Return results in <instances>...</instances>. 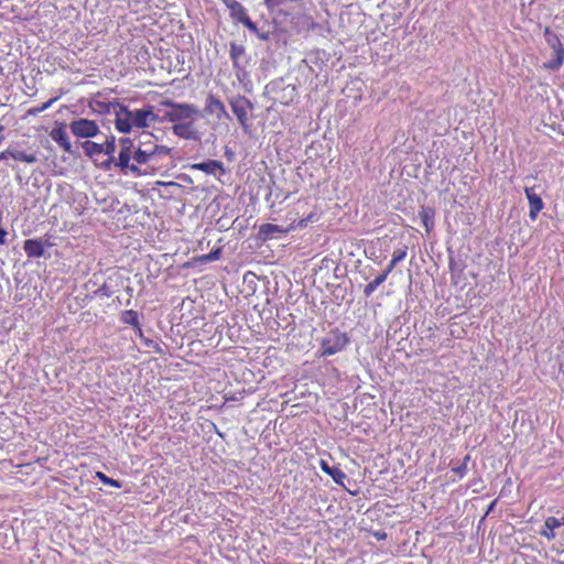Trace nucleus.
I'll use <instances>...</instances> for the list:
<instances>
[{"label":"nucleus","mask_w":564,"mask_h":564,"mask_svg":"<svg viewBox=\"0 0 564 564\" xmlns=\"http://www.w3.org/2000/svg\"><path fill=\"white\" fill-rule=\"evenodd\" d=\"M221 249L217 248L212 250L209 253L194 257L191 261H187L183 264L184 268L193 267L196 263H207L212 261H216L220 258Z\"/></svg>","instance_id":"obj_22"},{"label":"nucleus","mask_w":564,"mask_h":564,"mask_svg":"<svg viewBox=\"0 0 564 564\" xmlns=\"http://www.w3.org/2000/svg\"><path fill=\"white\" fill-rule=\"evenodd\" d=\"M321 469L332 477L335 484L339 486H345V480L347 479V475L341 470L339 466H329L328 463L324 459L319 462Z\"/></svg>","instance_id":"obj_18"},{"label":"nucleus","mask_w":564,"mask_h":564,"mask_svg":"<svg viewBox=\"0 0 564 564\" xmlns=\"http://www.w3.org/2000/svg\"><path fill=\"white\" fill-rule=\"evenodd\" d=\"M316 219V215L311 213L306 218L300 220H293V223L289 227H282L274 224H262L259 227V235L262 239H271L274 234H288L297 228H304L307 226L310 221H314Z\"/></svg>","instance_id":"obj_4"},{"label":"nucleus","mask_w":564,"mask_h":564,"mask_svg":"<svg viewBox=\"0 0 564 564\" xmlns=\"http://www.w3.org/2000/svg\"><path fill=\"white\" fill-rule=\"evenodd\" d=\"M469 455L465 456L464 462L458 467L452 468V471L455 473L459 478H463L467 470V463L469 460Z\"/></svg>","instance_id":"obj_31"},{"label":"nucleus","mask_w":564,"mask_h":564,"mask_svg":"<svg viewBox=\"0 0 564 564\" xmlns=\"http://www.w3.org/2000/svg\"><path fill=\"white\" fill-rule=\"evenodd\" d=\"M192 170L202 171L206 174L216 175L217 172L224 173V164L218 160H207L205 162L195 163L191 166Z\"/></svg>","instance_id":"obj_19"},{"label":"nucleus","mask_w":564,"mask_h":564,"mask_svg":"<svg viewBox=\"0 0 564 564\" xmlns=\"http://www.w3.org/2000/svg\"><path fill=\"white\" fill-rule=\"evenodd\" d=\"M95 293L98 296H110L111 295V291L109 290V288L106 284H102Z\"/></svg>","instance_id":"obj_32"},{"label":"nucleus","mask_w":564,"mask_h":564,"mask_svg":"<svg viewBox=\"0 0 564 564\" xmlns=\"http://www.w3.org/2000/svg\"><path fill=\"white\" fill-rule=\"evenodd\" d=\"M246 50L242 45L232 42L230 44L229 55L232 61L234 68H240V58L245 56Z\"/></svg>","instance_id":"obj_25"},{"label":"nucleus","mask_w":564,"mask_h":564,"mask_svg":"<svg viewBox=\"0 0 564 564\" xmlns=\"http://www.w3.org/2000/svg\"><path fill=\"white\" fill-rule=\"evenodd\" d=\"M564 525V517L562 518H555V517H549L544 521L543 528L540 531V534L544 538H546L549 541L554 540L556 536L555 530L560 527Z\"/></svg>","instance_id":"obj_17"},{"label":"nucleus","mask_w":564,"mask_h":564,"mask_svg":"<svg viewBox=\"0 0 564 564\" xmlns=\"http://www.w3.org/2000/svg\"><path fill=\"white\" fill-rule=\"evenodd\" d=\"M23 250L29 258H41L44 254V242L42 239H26Z\"/></svg>","instance_id":"obj_20"},{"label":"nucleus","mask_w":564,"mask_h":564,"mask_svg":"<svg viewBox=\"0 0 564 564\" xmlns=\"http://www.w3.org/2000/svg\"><path fill=\"white\" fill-rule=\"evenodd\" d=\"M58 99V97H54V98H51L48 101L40 105V106H36V107H33V108H30L28 110V115L30 116H35L40 112H43L45 111L46 109H48L56 100Z\"/></svg>","instance_id":"obj_30"},{"label":"nucleus","mask_w":564,"mask_h":564,"mask_svg":"<svg viewBox=\"0 0 564 564\" xmlns=\"http://www.w3.org/2000/svg\"><path fill=\"white\" fill-rule=\"evenodd\" d=\"M524 193H525V197L529 202V217L532 220H535L539 213L544 207L543 200L538 194H535L533 187H525Z\"/></svg>","instance_id":"obj_14"},{"label":"nucleus","mask_w":564,"mask_h":564,"mask_svg":"<svg viewBox=\"0 0 564 564\" xmlns=\"http://www.w3.org/2000/svg\"><path fill=\"white\" fill-rule=\"evenodd\" d=\"M96 478H98L106 486L121 488V482L119 480L108 477L102 471H96Z\"/></svg>","instance_id":"obj_29"},{"label":"nucleus","mask_w":564,"mask_h":564,"mask_svg":"<svg viewBox=\"0 0 564 564\" xmlns=\"http://www.w3.org/2000/svg\"><path fill=\"white\" fill-rule=\"evenodd\" d=\"M119 145L120 151L117 161L115 160V165L120 167L121 171H130L132 163H130L131 160H133L134 151L137 147L134 145L133 141L130 138H120L119 139Z\"/></svg>","instance_id":"obj_9"},{"label":"nucleus","mask_w":564,"mask_h":564,"mask_svg":"<svg viewBox=\"0 0 564 564\" xmlns=\"http://www.w3.org/2000/svg\"><path fill=\"white\" fill-rule=\"evenodd\" d=\"M156 185H160V186H174V187H180V184H177L176 182H163V181H158V182H156Z\"/></svg>","instance_id":"obj_33"},{"label":"nucleus","mask_w":564,"mask_h":564,"mask_svg":"<svg viewBox=\"0 0 564 564\" xmlns=\"http://www.w3.org/2000/svg\"><path fill=\"white\" fill-rule=\"evenodd\" d=\"M8 158H12L14 161H20L24 163H35L37 161V156L35 153H26L24 151H20L13 148H8L0 153V161L6 160Z\"/></svg>","instance_id":"obj_16"},{"label":"nucleus","mask_w":564,"mask_h":564,"mask_svg":"<svg viewBox=\"0 0 564 564\" xmlns=\"http://www.w3.org/2000/svg\"><path fill=\"white\" fill-rule=\"evenodd\" d=\"M162 147H163L162 144L156 143L152 133L143 132L141 134L139 144L134 151L132 164L141 163L144 159H147L149 155L153 154L155 151H158Z\"/></svg>","instance_id":"obj_8"},{"label":"nucleus","mask_w":564,"mask_h":564,"mask_svg":"<svg viewBox=\"0 0 564 564\" xmlns=\"http://www.w3.org/2000/svg\"><path fill=\"white\" fill-rule=\"evenodd\" d=\"M121 322L124 324H129L132 327H134L139 334H142L141 325L139 322V315L138 312L133 310H127L122 313Z\"/></svg>","instance_id":"obj_24"},{"label":"nucleus","mask_w":564,"mask_h":564,"mask_svg":"<svg viewBox=\"0 0 564 564\" xmlns=\"http://www.w3.org/2000/svg\"><path fill=\"white\" fill-rule=\"evenodd\" d=\"M204 110L207 115L214 116L217 120L229 118L224 102L213 94L207 96Z\"/></svg>","instance_id":"obj_12"},{"label":"nucleus","mask_w":564,"mask_h":564,"mask_svg":"<svg viewBox=\"0 0 564 564\" xmlns=\"http://www.w3.org/2000/svg\"><path fill=\"white\" fill-rule=\"evenodd\" d=\"M419 216L422 220L425 232L430 235L435 225V209L431 206H421Z\"/></svg>","instance_id":"obj_21"},{"label":"nucleus","mask_w":564,"mask_h":564,"mask_svg":"<svg viewBox=\"0 0 564 564\" xmlns=\"http://www.w3.org/2000/svg\"><path fill=\"white\" fill-rule=\"evenodd\" d=\"M349 337L338 328L332 329L321 341V356H333L346 348Z\"/></svg>","instance_id":"obj_3"},{"label":"nucleus","mask_w":564,"mask_h":564,"mask_svg":"<svg viewBox=\"0 0 564 564\" xmlns=\"http://www.w3.org/2000/svg\"><path fill=\"white\" fill-rule=\"evenodd\" d=\"M163 105L170 108L165 115L166 119L175 123L192 118L198 111L196 106L189 104H177L171 100H166L163 102Z\"/></svg>","instance_id":"obj_6"},{"label":"nucleus","mask_w":564,"mask_h":564,"mask_svg":"<svg viewBox=\"0 0 564 564\" xmlns=\"http://www.w3.org/2000/svg\"><path fill=\"white\" fill-rule=\"evenodd\" d=\"M102 153L108 155V159L104 163L105 169H110L111 164L115 163V151H116V141L115 137L107 139L104 143H101Z\"/></svg>","instance_id":"obj_23"},{"label":"nucleus","mask_w":564,"mask_h":564,"mask_svg":"<svg viewBox=\"0 0 564 564\" xmlns=\"http://www.w3.org/2000/svg\"><path fill=\"white\" fill-rule=\"evenodd\" d=\"M230 107L241 127L247 129L249 120L248 113L252 109L250 100L243 96H238L230 100Z\"/></svg>","instance_id":"obj_11"},{"label":"nucleus","mask_w":564,"mask_h":564,"mask_svg":"<svg viewBox=\"0 0 564 564\" xmlns=\"http://www.w3.org/2000/svg\"><path fill=\"white\" fill-rule=\"evenodd\" d=\"M544 35L547 44L553 50L554 58L552 61L545 62L543 67L550 70H557L564 63V45L562 44L560 37L551 32L549 26L544 29Z\"/></svg>","instance_id":"obj_5"},{"label":"nucleus","mask_w":564,"mask_h":564,"mask_svg":"<svg viewBox=\"0 0 564 564\" xmlns=\"http://www.w3.org/2000/svg\"><path fill=\"white\" fill-rule=\"evenodd\" d=\"M72 133L77 138H93L98 134L99 127L94 120L78 119L69 124Z\"/></svg>","instance_id":"obj_10"},{"label":"nucleus","mask_w":564,"mask_h":564,"mask_svg":"<svg viewBox=\"0 0 564 564\" xmlns=\"http://www.w3.org/2000/svg\"><path fill=\"white\" fill-rule=\"evenodd\" d=\"M174 166L172 149L163 145L139 164H132L131 173L134 175L165 174Z\"/></svg>","instance_id":"obj_2"},{"label":"nucleus","mask_w":564,"mask_h":564,"mask_svg":"<svg viewBox=\"0 0 564 564\" xmlns=\"http://www.w3.org/2000/svg\"><path fill=\"white\" fill-rule=\"evenodd\" d=\"M50 137L65 151H72V143L66 132L65 123H59L50 132Z\"/></svg>","instance_id":"obj_15"},{"label":"nucleus","mask_w":564,"mask_h":564,"mask_svg":"<svg viewBox=\"0 0 564 564\" xmlns=\"http://www.w3.org/2000/svg\"><path fill=\"white\" fill-rule=\"evenodd\" d=\"M230 13V18L243 24L249 31L257 32V24L250 19L246 8L237 0H221Z\"/></svg>","instance_id":"obj_7"},{"label":"nucleus","mask_w":564,"mask_h":564,"mask_svg":"<svg viewBox=\"0 0 564 564\" xmlns=\"http://www.w3.org/2000/svg\"><path fill=\"white\" fill-rule=\"evenodd\" d=\"M115 109V127L121 133H129L132 128H148L156 120L152 106L137 110H129L127 106L118 101L111 104Z\"/></svg>","instance_id":"obj_1"},{"label":"nucleus","mask_w":564,"mask_h":564,"mask_svg":"<svg viewBox=\"0 0 564 564\" xmlns=\"http://www.w3.org/2000/svg\"><path fill=\"white\" fill-rule=\"evenodd\" d=\"M406 252H408L406 247L394 250L393 254H392V259L389 262V264L387 265V268L383 270V272H387V274L389 275L393 271L397 263H399L400 261L405 259Z\"/></svg>","instance_id":"obj_26"},{"label":"nucleus","mask_w":564,"mask_h":564,"mask_svg":"<svg viewBox=\"0 0 564 564\" xmlns=\"http://www.w3.org/2000/svg\"><path fill=\"white\" fill-rule=\"evenodd\" d=\"M173 133L185 140H197L199 139V132L197 131L194 121L174 123L172 127Z\"/></svg>","instance_id":"obj_13"},{"label":"nucleus","mask_w":564,"mask_h":564,"mask_svg":"<svg viewBox=\"0 0 564 564\" xmlns=\"http://www.w3.org/2000/svg\"><path fill=\"white\" fill-rule=\"evenodd\" d=\"M83 149L86 155L88 156H95L102 153V147L101 143H97L94 141H85L83 143Z\"/></svg>","instance_id":"obj_28"},{"label":"nucleus","mask_w":564,"mask_h":564,"mask_svg":"<svg viewBox=\"0 0 564 564\" xmlns=\"http://www.w3.org/2000/svg\"><path fill=\"white\" fill-rule=\"evenodd\" d=\"M388 278V274L387 272H381L379 275H377L371 282H369L365 289H364V294L366 296H370L377 289L379 285H381Z\"/></svg>","instance_id":"obj_27"}]
</instances>
